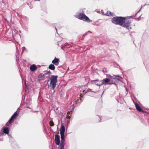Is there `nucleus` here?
<instances>
[{
  "mask_svg": "<svg viewBox=\"0 0 149 149\" xmlns=\"http://www.w3.org/2000/svg\"><path fill=\"white\" fill-rule=\"evenodd\" d=\"M61 126L60 129V133L61 136V141L60 145V149H63L64 146V132L65 128L63 124L61 123Z\"/></svg>",
  "mask_w": 149,
  "mask_h": 149,
  "instance_id": "obj_1",
  "label": "nucleus"
},
{
  "mask_svg": "<svg viewBox=\"0 0 149 149\" xmlns=\"http://www.w3.org/2000/svg\"><path fill=\"white\" fill-rule=\"evenodd\" d=\"M57 76L53 75H51L50 78V82L49 86L51 87L52 89L54 90V92L57 82Z\"/></svg>",
  "mask_w": 149,
  "mask_h": 149,
  "instance_id": "obj_2",
  "label": "nucleus"
},
{
  "mask_svg": "<svg viewBox=\"0 0 149 149\" xmlns=\"http://www.w3.org/2000/svg\"><path fill=\"white\" fill-rule=\"evenodd\" d=\"M125 18L124 17H115L112 19V22L113 23L116 24H118L121 26L122 25V23L125 20Z\"/></svg>",
  "mask_w": 149,
  "mask_h": 149,
  "instance_id": "obj_3",
  "label": "nucleus"
},
{
  "mask_svg": "<svg viewBox=\"0 0 149 149\" xmlns=\"http://www.w3.org/2000/svg\"><path fill=\"white\" fill-rule=\"evenodd\" d=\"M100 83L99 84H97L96 83H95V84L97 86H100L103 85H111L112 84H115V83H111L110 82V80L108 78H104L103 80H101L99 81Z\"/></svg>",
  "mask_w": 149,
  "mask_h": 149,
  "instance_id": "obj_4",
  "label": "nucleus"
},
{
  "mask_svg": "<svg viewBox=\"0 0 149 149\" xmlns=\"http://www.w3.org/2000/svg\"><path fill=\"white\" fill-rule=\"evenodd\" d=\"M77 18L80 19L86 22H92V20L89 19L87 16L83 13H80L77 17Z\"/></svg>",
  "mask_w": 149,
  "mask_h": 149,
  "instance_id": "obj_5",
  "label": "nucleus"
},
{
  "mask_svg": "<svg viewBox=\"0 0 149 149\" xmlns=\"http://www.w3.org/2000/svg\"><path fill=\"white\" fill-rule=\"evenodd\" d=\"M122 24H123L121 25V26L126 28L128 30H130L132 29V27L130 26L131 24L130 21H129L125 22V20H124V22L122 23Z\"/></svg>",
  "mask_w": 149,
  "mask_h": 149,
  "instance_id": "obj_6",
  "label": "nucleus"
},
{
  "mask_svg": "<svg viewBox=\"0 0 149 149\" xmlns=\"http://www.w3.org/2000/svg\"><path fill=\"white\" fill-rule=\"evenodd\" d=\"M59 59L55 57L54 59L52 61V63L55 65L58 66L59 64Z\"/></svg>",
  "mask_w": 149,
  "mask_h": 149,
  "instance_id": "obj_7",
  "label": "nucleus"
},
{
  "mask_svg": "<svg viewBox=\"0 0 149 149\" xmlns=\"http://www.w3.org/2000/svg\"><path fill=\"white\" fill-rule=\"evenodd\" d=\"M60 136L59 135L56 134L55 137V141L56 144L59 145L60 143Z\"/></svg>",
  "mask_w": 149,
  "mask_h": 149,
  "instance_id": "obj_8",
  "label": "nucleus"
},
{
  "mask_svg": "<svg viewBox=\"0 0 149 149\" xmlns=\"http://www.w3.org/2000/svg\"><path fill=\"white\" fill-rule=\"evenodd\" d=\"M135 105L136 109L138 111L140 112H144V111L139 106V104H135Z\"/></svg>",
  "mask_w": 149,
  "mask_h": 149,
  "instance_id": "obj_9",
  "label": "nucleus"
},
{
  "mask_svg": "<svg viewBox=\"0 0 149 149\" xmlns=\"http://www.w3.org/2000/svg\"><path fill=\"white\" fill-rule=\"evenodd\" d=\"M91 91V89H88L86 90H84L82 91L83 93H81L80 94V96L82 97L83 96V95L85 94L86 93H87L88 92Z\"/></svg>",
  "mask_w": 149,
  "mask_h": 149,
  "instance_id": "obj_10",
  "label": "nucleus"
},
{
  "mask_svg": "<svg viewBox=\"0 0 149 149\" xmlns=\"http://www.w3.org/2000/svg\"><path fill=\"white\" fill-rule=\"evenodd\" d=\"M36 66L35 65H33L30 67V69L31 71H34L37 70Z\"/></svg>",
  "mask_w": 149,
  "mask_h": 149,
  "instance_id": "obj_11",
  "label": "nucleus"
},
{
  "mask_svg": "<svg viewBox=\"0 0 149 149\" xmlns=\"http://www.w3.org/2000/svg\"><path fill=\"white\" fill-rule=\"evenodd\" d=\"M49 68L52 70H54L55 69V67L54 64H50L48 67Z\"/></svg>",
  "mask_w": 149,
  "mask_h": 149,
  "instance_id": "obj_12",
  "label": "nucleus"
},
{
  "mask_svg": "<svg viewBox=\"0 0 149 149\" xmlns=\"http://www.w3.org/2000/svg\"><path fill=\"white\" fill-rule=\"evenodd\" d=\"M3 132L6 134H8L9 133V130L8 127H5L3 129Z\"/></svg>",
  "mask_w": 149,
  "mask_h": 149,
  "instance_id": "obj_13",
  "label": "nucleus"
},
{
  "mask_svg": "<svg viewBox=\"0 0 149 149\" xmlns=\"http://www.w3.org/2000/svg\"><path fill=\"white\" fill-rule=\"evenodd\" d=\"M108 76H109L111 78V79H116V77H119V76L118 75H113V76H112L110 74H108L107 75Z\"/></svg>",
  "mask_w": 149,
  "mask_h": 149,
  "instance_id": "obj_14",
  "label": "nucleus"
},
{
  "mask_svg": "<svg viewBox=\"0 0 149 149\" xmlns=\"http://www.w3.org/2000/svg\"><path fill=\"white\" fill-rule=\"evenodd\" d=\"M13 119H11V118L9 119V120L8 121V123H7V124L6 125H7V126H8L9 125V124H10L11 122H12V120H13Z\"/></svg>",
  "mask_w": 149,
  "mask_h": 149,
  "instance_id": "obj_15",
  "label": "nucleus"
},
{
  "mask_svg": "<svg viewBox=\"0 0 149 149\" xmlns=\"http://www.w3.org/2000/svg\"><path fill=\"white\" fill-rule=\"evenodd\" d=\"M49 124L51 126H53L54 125V123L52 120L50 121Z\"/></svg>",
  "mask_w": 149,
  "mask_h": 149,
  "instance_id": "obj_16",
  "label": "nucleus"
},
{
  "mask_svg": "<svg viewBox=\"0 0 149 149\" xmlns=\"http://www.w3.org/2000/svg\"><path fill=\"white\" fill-rule=\"evenodd\" d=\"M107 15L108 16L112 15L111 14V13L110 11H107Z\"/></svg>",
  "mask_w": 149,
  "mask_h": 149,
  "instance_id": "obj_17",
  "label": "nucleus"
},
{
  "mask_svg": "<svg viewBox=\"0 0 149 149\" xmlns=\"http://www.w3.org/2000/svg\"><path fill=\"white\" fill-rule=\"evenodd\" d=\"M17 111H16L14 113L12 116H13V117L15 118L16 116H17Z\"/></svg>",
  "mask_w": 149,
  "mask_h": 149,
  "instance_id": "obj_18",
  "label": "nucleus"
},
{
  "mask_svg": "<svg viewBox=\"0 0 149 149\" xmlns=\"http://www.w3.org/2000/svg\"><path fill=\"white\" fill-rule=\"evenodd\" d=\"M71 105H73V106H74V107L76 106V103H75V104L74 103V102H71Z\"/></svg>",
  "mask_w": 149,
  "mask_h": 149,
  "instance_id": "obj_19",
  "label": "nucleus"
},
{
  "mask_svg": "<svg viewBox=\"0 0 149 149\" xmlns=\"http://www.w3.org/2000/svg\"><path fill=\"white\" fill-rule=\"evenodd\" d=\"M51 73V72L50 71H48L47 72V74H50Z\"/></svg>",
  "mask_w": 149,
  "mask_h": 149,
  "instance_id": "obj_20",
  "label": "nucleus"
},
{
  "mask_svg": "<svg viewBox=\"0 0 149 149\" xmlns=\"http://www.w3.org/2000/svg\"><path fill=\"white\" fill-rule=\"evenodd\" d=\"M44 76V74L42 75V74H41L39 75V77H40V76Z\"/></svg>",
  "mask_w": 149,
  "mask_h": 149,
  "instance_id": "obj_21",
  "label": "nucleus"
},
{
  "mask_svg": "<svg viewBox=\"0 0 149 149\" xmlns=\"http://www.w3.org/2000/svg\"><path fill=\"white\" fill-rule=\"evenodd\" d=\"M96 81H97L99 82L98 83H97H97V84H100V82L99 81H100L99 80H96Z\"/></svg>",
  "mask_w": 149,
  "mask_h": 149,
  "instance_id": "obj_22",
  "label": "nucleus"
},
{
  "mask_svg": "<svg viewBox=\"0 0 149 149\" xmlns=\"http://www.w3.org/2000/svg\"><path fill=\"white\" fill-rule=\"evenodd\" d=\"M10 118L13 120L14 119V117H13V116H12Z\"/></svg>",
  "mask_w": 149,
  "mask_h": 149,
  "instance_id": "obj_23",
  "label": "nucleus"
},
{
  "mask_svg": "<svg viewBox=\"0 0 149 149\" xmlns=\"http://www.w3.org/2000/svg\"><path fill=\"white\" fill-rule=\"evenodd\" d=\"M66 45H65V46H67L68 45H69L68 44V43H66Z\"/></svg>",
  "mask_w": 149,
  "mask_h": 149,
  "instance_id": "obj_24",
  "label": "nucleus"
},
{
  "mask_svg": "<svg viewBox=\"0 0 149 149\" xmlns=\"http://www.w3.org/2000/svg\"><path fill=\"white\" fill-rule=\"evenodd\" d=\"M87 33H86L85 34H84V35H87Z\"/></svg>",
  "mask_w": 149,
  "mask_h": 149,
  "instance_id": "obj_25",
  "label": "nucleus"
},
{
  "mask_svg": "<svg viewBox=\"0 0 149 149\" xmlns=\"http://www.w3.org/2000/svg\"><path fill=\"white\" fill-rule=\"evenodd\" d=\"M88 32H91L90 31H88L87 33H88Z\"/></svg>",
  "mask_w": 149,
  "mask_h": 149,
  "instance_id": "obj_26",
  "label": "nucleus"
},
{
  "mask_svg": "<svg viewBox=\"0 0 149 149\" xmlns=\"http://www.w3.org/2000/svg\"><path fill=\"white\" fill-rule=\"evenodd\" d=\"M74 102H77V101H75Z\"/></svg>",
  "mask_w": 149,
  "mask_h": 149,
  "instance_id": "obj_27",
  "label": "nucleus"
},
{
  "mask_svg": "<svg viewBox=\"0 0 149 149\" xmlns=\"http://www.w3.org/2000/svg\"><path fill=\"white\" fill-rule=\"evenodd\" d=\"M56 31H57V29H56Z\"/></svg>",
  "mask_w": 149,
  "mask_h": 149,
  "instance_id": "obj_28",
  "label": "nucleus"
},
{
  "mask_svg": "<svg viewBox=\"0 0 149 149\" xmlns=\"http://www.w3.org/2000/svg\"><path fill=\"white\" fill-rule=\"evenodd\" d=\"M79 100H78V102H79Z\"/></svg>",
  "mask_w": 149,
  "mask_h": 149,
  "instance_id": "obj_29",
  "label": "nucleus"
},
{
  "mask_svg": "<svg viewBox=\"0 0 149 149\" xmlns=\"http://www.w3.org/2000/svg\"><path fill=\"white\" fill-rule=\"evenodd\" d=\"M23 48H24V47H23Z\"/></svg>",
  "mask_w": 149,
  "mask_h": 149,
  "instance_id": "obj_30",
  "label": "nucleus"
}]
</instances>
